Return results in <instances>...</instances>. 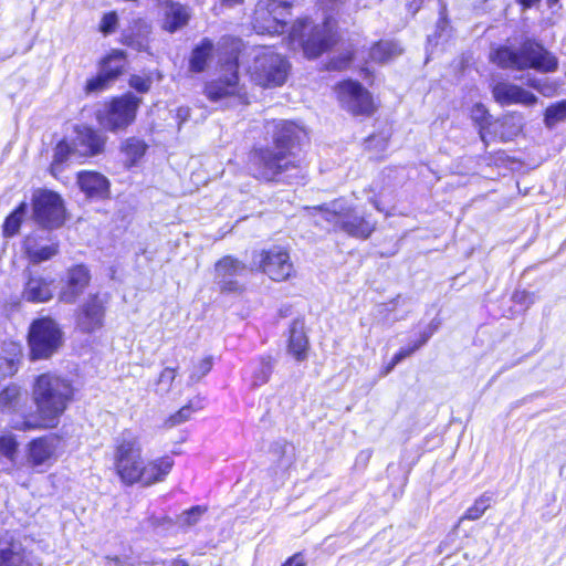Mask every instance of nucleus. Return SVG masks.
<instances>
[{
  "label": "nucleus",
  "mask_w": 566,
  "mask_h": 566,
  "mask_svg": "<svg viewBox=\"0 0 566 566\" xmlns=\"http://www.w3.org/2000/svg\"><path fill=\"white\" fill-rule=\"evenodd\" d=\"M541 0H518V2L525 8H531L533 7L534 4H536L537 2H539Z\"/></svg>",
  "instance_id": "obj_54"
},
{
  "label": "nucleus",
  "mask_w": 566,
  "mask_h": 566,
  "mask_svg": "<svg viewBox=\"0 0 566 566\" xmlns=\"http://www.w3.org/2000/svg\"><path fill=\"white\" fill-rule=\"evenodd\" d=\"M34 403L36 415H25L19 407L21 401L20 391H1L0 405L8 409H13L23 415L22 422H15L14 428L19 430H29L36 428H53L57 424L59 417L64 411L69 397L63 391H36Z\"/></svg>",
  "instance_id": "obj_4"
},
{
  "label": "nucleus",
  "mask_w": 566,
  "mask_h": 566,
  "mask_svg": "<svg viewBox=\"0 0 566 566\" xmlns=\"http://www.w3.org/2000/svg\"><path fill=\"white\" fill-rule=\"evenodd\" d=\"M125 66V55L123 51L114 50L99 64V70L108 75L114 82L123 72Z\"/></svg>",
  "instance_id": "obj_30"
},
{
  "label": "nucleus",
  "mask_w": 566,
  "mask_h": 566,
  "mask_svg": "<svg viewBox=\"0 0 566 566\" xmlns=\"http://www.w3.org/2000/svg\"><path fill=\"white\" fill-rule=\"evenodd\" d=\"M291 4L287 1L261 0L254 10L253 29L261 34H280L286 27Z\"/></svg>",
  "instance_id": "obj_11"
},
{
  "label": "nucleus",
  "mask_w": 566,
  "mask_h": 566,
  "mask_svg": "<svg viewBox=\"0 0 566 566\" xmlns=\"http://www.w3.org/2000/svg\"><path fill=\"white\" fill-rule=\"evenodd\" d=\"M176 377V370L174 368H165L159 377V385L170 386Z\"/></svg>",
  "instance_id": "obj_47"
},
{
  "label": "nucleus",
  "mask_w": 566,
  "mask_h": 566,
  "mask_svg": "<svg viewBox=\"0 0 566 566\" xmlns=\"http://www.w3.org/2000/svg\"><path fill=\"white\" fill-rule=\"evenodd\" d=\"M70 382L56 374H43L35 380L33 389H70Z\"/></svg>",
  "instance_id": "obj_35"
},
{
  "label": "nucleus",
  "mask_w": 566,
  "mask_h": 566,
  "mask_svg": "<svg viewBox=\"0 0 566 566\" xmlns=\"http://www.w3.org/2000/svg\"><path fill=\"white\" fill-rule=\"evenodd\" d=\"M205 405L206 399L200 395H196L193 398L189 400V402L186 406H184L175 415L170 416L166 421V424L168 427H175L187 421L188 419H190L193 412L203 409Z\"/></svg>",
  "instance_id": "obj_31"
},
{
  "label": "nucleus",
  "mask_w": 566,
  "mask_h": 566,
  "mask_svg": "<svg viewBox=\"0 0 566 566\" xmlns=\"http://www.w3.org/2000/svg\"><path fill=\"white\" fill-rule=\"evenodd\" d=\"M491 59L504 69H534L542 73L554 72L558 66L555 55L534 41H525L517 50L500 48L491 54Z\"/></svg>",
  "instance_id": "obj_6"
},
{
  "label": "nucleus",
  "mask_w": 566,
  "mask_h": 566,
  "mask_svg": "<svg viewBox=\"0 0 566 566\" xmlns=\"http://www.w3.org/2000/svg\"><path fill=\"white\" fill-rule=\"evenodd\" d=\"M439 323H431L428 327V331L423 332L421 334V338L417 340L415 344L401 348L395 356L392 357L391 361L387 365L385 368V375L388 374L394 369V367L399 364L402 359L410 356L412 353H415L417 349H419L422 345H424L429 338L433 335V333L438 329Z\"/></svg>",
  "instance_id": "obj_27"
},
{
  "label": "nucleus",
  "mask_w": 566,
  "mask_h": 566,
  "mask_svg": "<svg viewBox=\"0 0 566 566\" xmlns=\"http://www.w3.org/2000/svg\"><path fill=\"white\" fill-rule=\"evenodd\" d=\"M402 49L394 41H379L370 49V59L377 63H385L400 55Z\"/></svg>",
  "instance_id": "obj_29"
},
{
  "label": "nucleus",
  "mask_w": 566,
  "mask_h": 566,
  "mask_svg": "<svg viewBox=\"0 0 566 566\" xmlns=\"http://www.w3.org/2000/svg\"><path fill=\"white\" fill-rule=\"evenodd\" d=\"M17 450V442L11 436L0 437V452L9 459H12Z\"/></svg>",
  "instance_id": "obj_43"
},
{
  "label": "nucleus",
  "mask_w": 566,
  "mask_h": 566,
  "mask_svg": "<svg viewBox=\"0 0 566 566\" xmlns=\"http://www.w3.org/2000/svg\"><path fill=\"white\" fill-rule=\"evenodd\" d=\"M146 147V144L138 138H127L122 145L126 165L134 166L145 155Z\"/></svg>",
  "instance_id": "obj_32"
},
{
  "label": "nucleus",
  "mask_w": 566,
  "mask_h": 566,
  "mask_svg": "<svg viewBox=\"0 0 566 566\" xmlns=\"http://www.w3.org/2000/svg\"><path fill=\"white\" fill-rule=\"evenodd\" d=\"M241 48V40L233 36H223L218 42L219 71L203 87V94L211 103L222 107L247 103V94L238 73Z\"/></svg>",
  "instance_id": "obj_3"
},
{
  "label": "nucleus",
  "mask_w": 566,
  "mask_h": 566,
  "mask_svg": "<svg viewBox=\"0 0 566 566\" xmlns=\"http://www.w3.org/2000/svg\"><path fill=\"white\" fill-rule=\"evenodd\" d=\"M373 205H374V207H375L378 211H381V208H380L379 203H378L376 200H373Z\"/></svg>",
  "instance_id": "obj_57"
},
{
  "label": "nucleus",
  "mask_w": 566,
  "mask_h": 566,
  "mask_svg": "<svg viewBox=\"0 0 566 566\" xmlns=\"http://www.w3.org/2000/svg\"><path fill=\"white\" fill-rule=\"evenodd\" d=\"M104 317V302L97 295H92L78 308L76 315V327L82 333H95L103 327Z\"/></svg>",
  "instance_id": "obj_16"
},
{
  "label": "nucleus",
  "mask_w": 566,
  "mask_h": 566,
  "mask_svg": "<svg viewBox=\"0 0 566 566\" xmlns=\"http://www.w3.org/2000/svg\"><path fill=\"white\" fill-rule=\"evenodd\" d=\"M142 453V443L135 433L124 431L116 439L114 465L122 482L149 486L165 481L175 464L172 455L165 454L145 463Z\"/></svg>",
  "instance_id": "obj_2"
},
{
  "label": "nucleus",
  "mask_w": 566,
  "mask_h": 566,
  "mask_svg": "<svg viewBox=\"0 0 566 566\" xmlns=\"http://www.w3.org/2000/svg\"><path fill=\"white\" fill-rule=\"evenodd\" d=\"M117 24V15L115 12L105 14L102 19L101 31L105 34L112 33Z\"/></svg>",
  "instance_id": "obj_46"
},
{
  "label": "nucleus",
  "mask_w": 566,
  "mask_h": 566,
  "mask_svg": "<svg viewBox=\"0 0 566 566\" xmlns=\"http://www.w3.org/2000/svg\"><path fill=\"white\" fill-rule=\"evenodd\" d=\"M33 217L44 228H59L64 221L62 199L55 192L39 190L33 196Z\"/></svg>",
  "instance_id": "obj_13"
},
{
  "label": "nucleus",
  "mask_w": 566,
  "mask_h": 566,
  "mask_svg": "<svg viewBox=\"0 0 566 566\" xmlns=\"http://www.w3.org/2000/svg\"><path fill=\"white\" fill-rule=\"evenodd\" d=\"M492 95L502 106L518 104L528 107L537 103L535 94L511 82L496 83L492 88Z\"/></svg>",
  "instance_id": "obj_18"
},
{
  "label": "nucleus",
  "mask_w": 566,
  "mask_h": 566,
  "mask_svg": "<svg viewBox=\"0 0 566 566\" xmlns=\"http://www.w3.org/2000/svg\"><path fill=\"white\" fill-rule=\"evenodd\" d=\"M270 373H271V367L268 364L262 365L261 366V376L255 379L254 385L262 386L268 380Z\"/></svg>",
  "instance_id": "obj_50"
},
{
  "label": "nucleus",
  "mask_w": 566,
  "mask_h": 566,
  "mask_svg": "<svg viewBox=\"0 0 566 566\" xmlns=\"http://www.w3.org/2000/svg\"><path fill=\"white\" fill-rule=\"evenodd\" d=\"M555 91H556V88L552 83H549L548 81H543V80L537 90V92L539 94L547 96V97L554 95Z\"/></svg>",
  "instance_id": "obj_49"
},
{
  "label": "nucleus",
  "mask_w": 566,
  "mask_h": 566,
  "mask_svg": "<svg viewBox=\"0 0 566 566\" xmlns=\"http://www.w3.org/2000/svg\"><path fill=\"white\" fill-rule=\"evenodd\" d=\"M77 144L84 147L81 153L85 156H93L103 150L105 138L92 128L84 127L77 134Z\"/></svg>",
  "instance_id": "obj_26"
},
{
  "label": "nucleus",
  "mask_w": 566,
  "mask_h": 566,
  "mask_svg": "<svg viewBox=\"0 0 566 566\" xmlns=\"http://www.w3.org/2000/svg\"><path fill=\"white\" fill-rule=\"evenodd\" d=\"M490 135L499 137L501 140H511L522 130V118L512 114L503 116L501 119L490 124Z\"/></svg>",
  "instance_id": "obj_24"
},
{
  "label": "nucleus",
  "mask_w": 566,
  "mask_h": 566,
  "mask_svg": "<svg viewBox=\"0 0 566 566\" xmlns=\"http://www.w3.org/2000/svg\"><path fill=\"white\" fill-rule=\"evenodd\" d=\"M564 119H566V101L556 103L546 108L544 122L547 127H553Z\"/></svg>",
  "instance_id": "obj_39"
},
{
  "label": "nucleus",
  "mask_w": 566,
  "mask_h": 566,
  "mask_svg": "<svg viewBox=\"0 0 566 566\" xmlns=\"http://www.w3.org/2000/svg\"><path fill=\"white\" fill-rule=\"evenodd\" d=\"M151 81L149 77L133 75L129 78V85L139 93H146L150 87Z\"/></svg>",
  "instance_id": "obj_45"
},
{
  "label": "nucleus",
  "mask_w": 566,
  "mask_h": 566,
  "mask_svg": "<svg viewBox=\"0 0 566 566\" xmlns=\"http://www.w3.org/2000/svg\"><path fill=\"white\" fill-rule=\"evenodd\" d=\"M206 507L197 505L185 512H182L178 516V524L181 526H192L199 522L201 516L205 514Z\"/></svg>",
  "instance_id": "obj_42"
},
{
  "label": "nucleus",
  "mask_w": 566,
  "mask_h": 566,
  "mask_svg": "<svg viewBox=\"0 0 566 566\" xmlns=\"http://www.w3.org/2000/svg\"><path fill=\"white\" fill-rule=\"evenodd\" d=\"M91 280L90 272L84 265H76L69 270L66 284L62 289L60 300L72 304L83 293Z\"/></svg>",
  "instance_id": "obj_19"
},
{
  "label": "nucleus",
  "mask_w": 566,
  "mask_h": 566,
  "mask_svg": "<svg viewBox=\"0 0 566 566\" xmlns=\"http://www.w3.org/2000/svg\"><path fill=\"white\" fill-rule=\"evenodd\" d=\"M254 264L276 282L287 280L294 272L289 252L280 247L261 251L258 256H254Z\"/></svg>",
  "instance_id": "obj_14"
},
{
  "label": "nucleus",
  "mask_w": 566,
  "mask_h": 566,
  "mask_svg": "<svg viewBox=\"0 0 566 566\" xmlns=\"http://www.w3.org/2000/svg\"><path fill=\"white\" fill-rule=\"evenodd\" d=\"M472 117L480 126L479 134L481 139L484 143H488V137L490 136V130L492 127H490L491 123L488 118L486 108L481 104H476L472 109Z\"/></svg>",
  "instance_id": "obj_38"
},
{
  "label": "nucleus",
  "mask_w": 566,
  "mask_h": 566,
  "mask_svg": "<svg viewBox=\"0 0 566 566\" xmlns=\"http://www.w3.org/2000/svg\"><path fill=\"white\" fill-rule=\"evenodd\" d=\"M77 184L87 197L103 199L109 193V181L99 172L81 171L77 175Z\"/></svg>",
  "instance_id": "obj_21"
},
{
  "label": "nucleus",
  "mask_w": 566,
  "mask_h": 566,
  "mask_svg": "<svg viewBox=\"0 0 566 566\" xmlns=\"http://www.w3.org/2000/svg\"><path fill=\"white\" fill-rule=\"evenodd\" d=\"M282 566H305V562L300 554H295L290 557Z\"/></svg>",
  "instance_id": "obj_51"
},
{
  "label": "nucleus",
  "mask_w": 566,
  "mask_h": 566,
  "mask_svg": "<svg viewBox=\"0 0 566 566\" xmlns=\"http://www.w3.org/2000/svg\"><path fill=\"white\" fill-rule=\"evenodd\" d=\"M54 280L40 274H31L23 290V298L32 303L48 302L53 297Z\"/></svg>",
  "instance_id": "obj_20"
},
{
  "label": "nucleus",
  "mask_w": 566,
  "mask_h": 566,
  "mask_svg": "<svg viewBox=\"0 0 566 566\" xmlns=\"http://www.w3.org/2000/svg\"><path fill=\"white\" fill-rule=\"evenodd\" d=\"M71 154V148L67 143L61 142L54 149L53 161L51 164V171L56 175L61 171V166L65 163Z\"/></svg>",
  "instance_id": "obj_41"
},
{
  "label": "nucleus",
  "mask_w": 566,
  "mask_h": 566,
  "mask_svg": "<svg viewBox=\"0 0 566 566\" xmlns=\"http://www.w3.org/2000/svg\"><path fill=\"white\" fill-rule=\"evenodd\" d=\"M106 566H148L146 563H133L128 560H122L118 557L106 558Z\"/></svg>",
  "instance_id": "obj_48"
},
{
  "label": "nucleus",
  "mask_w": 566,
  "mask_h": 566,
  "mask_svg": "<svg viewBox=\"0 0 566 566\" xmlns=\"http://www.w3.org/2000/svg\"><path fill=\"white\" fill-rule=\"evenodd\" d=\"M21 357V344L12 340L2 343L0 347V380L17 373Z\"/></svg>",
  "instance_id": "obj_22"
},
{
  "label": "nucleus",
  "mask_w": 566,
  "mask_h": 566,
  "mask_svg": "<svg viewBox=\"0 0 566 566\" xmlns=\"http://www.w3.org/2000/svg\"><path fill=\"white\" fill-rule=\"evenodd\" d=\"M491 503H492V494L483 493L465 511L464 515L461 517V521H463V520H469V521L479 520L485 513V511L490 507Z\"/></svg>",
  "instance_id": "obj_36"
},
{
  "label": "nucleus",
  "mask_w": 566,
  "mask_h": 566,
  "mask_svg": "<svg viewBox=\"0 0 566 566\" xmlns=\"http://www.w3.org/2000/svg\"><path fill=\"white\" fill-rule=\"evenodd\" d=\"M541 83H542V80H538V78H535V77H530L526 81L527 86H530V87H532V88H534L536 91L538 90V86L541 85Z\"/></svg>",
  "instance_id": "obj_53"
},
{
  "label": "nucleus",
  "mask_w": 566,
  "mask_h": 566,
  "mask_svg": "<svg viewBox=\"0 0 566 566\" xmlns=\"http://www.w3.org/2000/svg\"><path fill=\"white\" fill-rule=\"evenodd\" d=\"M60 439L46 436L32 440L27 447V462L30 467H50L56 459Z\"/></svg>",
  "instance_id": "obj_17"
},
{
  "label": "nucleus",
  "mask_w": 566,
  "mask_h": 566,
  "mask_svg": "<svg viewBox=\"0 0 566 566\" xmlns=\"http://www.w3.org/2000/svg\"><path fill=\"white\" fill-rule=\"evenodd\" d=\"M212 367V359L210 357H206L200 359L195 366L193 371L191 374L192 378L200 379L205 375L209 373Z\"/></svg>",
  "instance_id": "obj_44"
},
{
  "label": "nucleus",
  "mask_w": 566,
  "mask_h": 566,
  "mask_svg": "<svg viewBox=\"0 0 566 566\" xmlns=\"http://www.w3.org/2000/svg\"><path fill=\"white\" fill-rule=\"evenodd\" d=\"M290 70L289 62L270 48L253 50V62L249 67L251 80L263 87L281 86Z\"/></svg>",
  "instance_id": "obj_8"
},
{
  "label": "nucleus",
  "mask_w": 566,
  "mask_h": 566,
  "mask_svg": "<svg viewBox=\"0 0 566 566\" xmlns=\"http://www.w3.org/2000/svg\"><path fill=\"white\" fill-rule=\"evenodd\" d=\"M0 566H29L23 555L14 545L9 547L0 546Z\"/></svg>",
  "instance_id": "obj_37"
},
{
  "label": "nucleus",
  "mask_w": 566,
  "mask_h": 566,
  "mask_svg": "<svg viewBox=\"0 0 566 566\" xmlns=\"http://www.w3.org/2000/svg\"><path fill=\"white\" fill-rule=\"evenodd\" d=\"M248 271L249 266L243 261L226 255L214 264V284L223 294H240L244 291L242 279Z\"/></svg>",
  "instance_id": "obj_12"
},
{
  "label": "nucleus",
  "mask_w": 566,
  "mask_h": 566,
  "mask_svg": "<svg viewBox=\"0 0 566 566\" xmlns=\"http://www.w3.org/2000/svg\"><path fill=\"white\" fill-rule=\"evenodd\" d=\"M28 343L32 360L50 358L63 343V332L51 317H41L32 322Z\"/></svg>",
  "instance_id": "obj_9"
},
{
  "label": "nucleus",
  "mask_w": 566,
  "mask_h": 566,
  "mask_svg": "<svg viewBox=\"0 0 566 566\" xmlns=\"http://www.w3.org/2000/svg\"><path fill=\"white\" fill-rule=\"evenodd\" d=\"M345 0H319V4L323 9L334 10L337 4L343 3Z\"/></svg>",
  "instance_id": "obj_52"
},
{
  "label": "nucleus",
  "mask_w": 566,
  "mask_h": 566,
  "mask_svg": "<svg viewBox=\"0 0 566 566\" xmlns=\"http://www.w3.org/2000/svg\"><path fill=\"white\" fill-rule=\"evenodd\" d=\"M28 206L25 202H21L20 206L7 217L3 223V235L13 237L18 233L22 219L25 216Z\"/></svg>",
  "instance_id": "obj_34"
},
{
  "label": "nucleus",
  "mask_w": 566,
  "mask_h": 566,
  "mask_svg": "<svg viewBox=\"0 0 566 566\" xmlns=\"http://www.w3.org/2000/svg\"><path fill=\"white\" fill-rule=\"evenodd\" d=\"M140 103L142 99L132 93L115 97L98 112L97 120L109 132L123 130L134 123Z\"/></svg>",
  "instance_id": "obj_10"
},
{
  "label": "nucleus",
  "mask_w": 566,
  "mask_h": 566,
  "mask_svg": "<svg viewBox=\"0 0 566 566\" xmlns=\"http://www.w3.org/2000/svg\"><path fill=\"white\" fill-rule=\"evenodd\" d=\"M559 0H546L548 8H553L558 3Z\"/></svg>",
  "instance_id": "obj_56"
},
{
  "label": "nucleus",
  "mask_w": 566,
  "mask_h": 566,
  "mask_svg": "<svg viewBox=\"0 0 566 566\" xmlns=\"http://www.w3.org/2000/svg\"><path fill=\"white\" fill-rule=\"evenodd\" d=\"M212 52L213 43L209 39H203L201 43L198 46H196L191 53L189 62L190 70L197 73L202 72L206 69L208 61L212 55Z\"/></svg>",
  "instance_id": "obj_28"
},
{
  "label": "nucleus",
  "mask_w": 566,
  "mask_h": 566,
  "mask_svg": "<svg viewBox=\"0 0 566 566\" xmlns=\"http://www.w3.org/2000/svg\"><path fill=\"white\" fill-rule=\"evenodd\" d=\"M243 0H221V3L227 7H234L237 4L242 3Z\"/></svg>",
  "instance_id": "obj_55"
},
{
  "label": "nucleus",
  "mask_w": 566,
  "mask_h": 566,
  "mask_svg": "<svg viewBox=\"0 0 566 566\" xmlns=\"http://www.w3.org/2000/svg\"><path fill=\"white\" fill-rule=\"evenodd\" d=\"M25 250L30 260L34 263L46 261L57 253V247L54 244L38 247L33 239L25 240Z\"/></svg>",
  "instance_id": "obj_33"
},
{
  "label": "nucleus",
  "mask_w": 566,
  "mask_h": 566,
  "mask_svg": "<svg viewBox=\"0 0 566 566\" xmlns=\"http://www.w3.org/2000/svg\"><path fill=\"white\" fill-rule=\"evenodd\" d=\"M163 28L169 32H175L186 25L189 21V10L177 2H167L164 9Z\"/></svg>",
  "instance_id": "obj_25"
},
{
  "label": "nucleus",
  "mask_w": 566,
  "mask_h": 566,
  "mask_svg": "<svg viewBox=\"0 0 566 566\" xmlns=\"http://www.w3.org/2000/svg\"><path fill=\"white\" fill-rule=\"evenodd\" d=\"M266 133L272 135L273 147L252 150L249 156V169L259 180L279 182L285 174L298 170L300 166L292 149L306 134L301 126L287 120L268 123Z\"/></svg>",
  "instance_id": "obj_1"
},
{
  "label": "nucleus",
  "mask_w": 566,
  "mask_h": 566,
  "mask_svg": "<svg viewBox=\"0 0 566 566\" xmlns=\"http://www.w3.org/2000/svg\"><path fill=\"white\" fill-rule=\"evenodd\" d=\"M322 219L335 230L343 231L350 237L367 239L376 229L377 222L365 213H358L356 207L345 199H337L328 205L314 207Z\"/></svg>",
  "instance_id": "obj_7"
},
{
  "label": "nucleus",
  "mask_w": 566,
  "mask_h": 566,
  "mask_svg": "<svg viewBox=\"0 0 566 566\" xmlns=\"http://www.w3.org/2000/svg\"><path fill=\"white\" fill-rule=\"evenodd\" d=\"M337 97L342 106L354 115H371L375 105L370 93L358 82L344 81L337 86Z\"/></svg>",
  "instance_id": "obj_15"
},
{
  "label": "nucleus",
  "mask_w": 566,
  "mask_h": 566,
  "mask_svg": "<svg viewBox=\"0 0 566 566\" xmlns=\"http://www.w3.org/2000/svg\"><path fill=\"white\" fill-rule=\"evenodd\" d=\"M335 42V21L332 17H325L321 23L307 19L298 20L289 34L290 46L302 50L308 59L317 57Z\"/></svg>",
  "instance_id": "obj_5"
},
{
  "label": "nucleus",
  "mask_w": 566,
  "mask_h": 566,
  "mask_svg": "<svg viewBox=\"0 0 566 566\" xmlns=\"http://www.w3.org/2000/svg\"><path fill=\"white\" fill-rule=\"evenodd\" d=\"M289 353L298 361L307 356L308 339L304 331V322L294 319L290 327Z\"/></svg>",
  "instance_id": "obj_23"
},
{
  "label": "nucleus",
  "mask_w": 566,
  "mask_h": 566,
  "mask_svg": "<svg viewBox=\"0 0 566 566\" xmlns=\"http://www.w3.org/2000/svg\"><path fill=\"white\" fill-rule=\"evenodd\" d=\"M113 84V81L108 75L104 74L101 70L96 76L87 80L85 85V92L87 94L101 93L107 90Z\"/></svg>",
  "instance_id": "obj_40"
}]
</instances>
